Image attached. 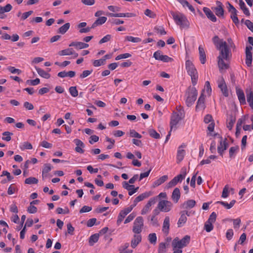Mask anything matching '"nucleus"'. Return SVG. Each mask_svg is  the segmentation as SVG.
Here are the masks:
<instances>
[{
	"label": "nucleus",
	"instance_id": "obj_63",
	"mask_svg": "<svg viewBox=\"0 0 253 253\" xmlns=\"http://www.w3.org/2000/svg\"><path fill=\"white\" fill-rule=\"evenodd\" d=\"M99 140V137L95 135H91L89 137V143L91 144L97 142Z\"/></svg>",
	"mask_w": 253,
	"mask_h": 253
},
{
	"label": "nucleus",
	"instance_id": "obj_41",
	"mask_svg": "<svg viewBox=\"0 0 253 253\" xmlns=\"http://www.w3.org/2000/svg\"><path fill=\"white\" fill-rule=\"evenodd\" d=\"M69 91L71 95L74 97H76L78 95V91L76 86H71L69 88Z\"/></svg>",
	"mask_w": 253,
	"mask_h": 253
},
{
	"label": "nucleus",
	"instance_id": "obj_64",
	"mask_svg": "<svg viewBox=\"0 0 253 253\" xmlns=\"http://www.w3.org/2000/svg\"><path fill=\"white\" fill-rule=\"evenodd\" d=\"M245 24L248 28L253 32V23L249 20H246Z\"/></svg>",
	"mask_w": 253,
	"mask_h": 253
},
{
	"label": "nucleus",
	"instance_id": "obj_25",
	"mask_svg": "<svg viewBox=\"0 0 253 253\" xmlns=\"http://www.w3.org/2000/svg\"><path fill=\"white\" fill-rule=\"evenodd\" d=\"M199 51L200 62L202 64H204L206 61V55L204 48L201 46H199Z\"/></svg>",
	"mask_w": 253,
	"mask_h": 253
},
{
	"label": "nucleus",
	"instance_id": "obj_45",
	"mask_svg": "<svg viewBox=\"0 0 253 253\" xmlns=\"http://www.w3.org/2000/svg\"><path fill=\"white\" fill-rule=\"evenodd\" d=\"M7 69L12 74H17L18 75H20L22 73L21 70L19 69H16L13 66H8L7 68Z\"/></svg>",
	"mask_w": 253,
	"mask_h": 253
},
{
	"label": "nucleus",
	"instance_id": "obj_13",
	"mask_svg": "<svg viewBox=\"0 0 253 253\" xmlns=\"http://www.w3.org/2000/svg\"><path fill=\"white\" fill-rule=\"evenodd\" d=\"M157 201V197H155L151 198L144 208L141 211V214H145L147 213L150 210L152 205H154Z\"/></svg>",
	"mask_w": 253,
	"mask_h": 253
},
{
	"label": "nucleus",
	"instance_id": "obj_61",
	"mask_svg": "<svg viewBox=\"0 0 253 253\" xmlns=\"http://www.w3.org/2000/svg\"><path fill=\"white\" fill-rule=\"evenodd\" d=\"M92 72V70H84L80 75V77L81 79H84V78L87 77L89 75H90Z\"/></svg>",
	"mask_w": 253,
	"mask_h": 253
},
{
	"label": "nucleus",
	"instance_id": "obj_16",
	"mask_svg": "<svg viewBox=\"0 0 253 253\" xmlns=\"http://www.w3.org/2000/svg\"><path fill=\"white\" fill-rule=\"evenodd\" d=\"M74 141L76 145L75 151L81 154L84 153V150L83 148L85 147L84 143L81 140L78 139H75Z\"/></svg>",
	"mask_w": 253,
	"mask_h": 253
},
{
	"label": "nucleus",
	"instance_id": "obj_57",
	"mask_svg": "<svg viewBox=\"0 0 253 253\" xmlns=\"http://www.w3.org/2000/svg\"><path fill=\"white\" fill-rule=\"evenodd\" d=\"M112 36L111 35H107L102 38L99 42V44H102L103 43L108 42L111 39Z\"/></svg>",
	"mask_w": 253,
	"mask_h": 253
},
{
	"label": "nucleus",
	"instance_id": "obj_38",
	"mask_svg": "<svg viewBox=\"0 0 253 253\" xmlns=\"http://www.w3.org/2000/svg\"><path fill=\"white\" fill-rule=\"evenodd\" d=\"M125 40L132 42H139L141 41L140 38L138 37H133L132 36H127L125 37Z\"/></svg>",
	"mask_w": 253,
	"mask_h": 253
},
{
	"label": "nucleus",
	"instance_id": "obj_5",
	"mask_svg": "<svg viewBox=\"0 0 253 253\" xmlns=\"http://www.w3.org/2000/svg\"><path fill=\"white\" fill-rule=\"evenodd\" d=\"M219 50V56H221L224 59L228 60L229 58V49L226 42H221L219 47L217 48Z\"/></svg>",
	"mask_w": 253,
	"mask_h": 253
},
{
	"label": "nucleus",
	"instance_id": "obj_51",
	"mask_svg": "<svg viewBox=\"0 0 253 253\" xmlns=\"http://www.w3.org/2000/svg\"><path fill=\"white\" fill-rule=\"evenodd\" d=\"M33 148L32 144L28 142H25L23 143L22 145L20 146L21 150L28 149L31 150Z\"/></svg>",
	"mask_w": 253,
	"mask_h": 253
},
{
	"label": "nucleus",
	"instance_id": "obj_11",
	"mask_svg": "<svg viewBox=\"0 0 253 253\" xmlns=\"http://www.w3.org/2000/svg\"><path fill=\"white\" fill-rule=\"evenodd\" d=\"M218 86L220 89L224 96L225 97L228 96L229 93L227 85L223 77L218 80Z\"/></svg>",
	"mask_w": 253,
	"mask_h": 253
},
{
	"label": "nucleus",
	"instance_id": "obj_48",
	"mask_svg": "<svg viewBox=\"0 0 253 253\" xmlns=\"http://www.w3.org/2000/svg\"><path fill=\"white\" fill-rule=\"evenodd\" d=\"M129 136L131 137H134L137 138H141L142 136L139 133L136 132L134 129H130Z\"/></svg>",
	"mask_w": 253,
	"mask_h": 253
},
{
	"label": "nucleus",
	"instance_id": "obj_17",
	"mask_svg": "<svg viewBox=\"0 0 253 253\" xmlns=\"http://www.w3.org/2000/svg\"><path fill=\"white\" fill-rule=\"evenodd\" d=\"M236 92L241 104H246V98L243 90L240 88L236 87Z\"/></svg>",
	"mask_w": 253,
	"mask_h": 253
},
{
	"label": "nucleus",
	"instance_id": "obj_19",
	"mask_svg": "<svg viewBox=\"0 0 253 253\" xmlns=\"http://www.w3.org/2000/svg\"><path fill=\"white\" fill-rule=\"evenodd\" d=\"M180 198V190L178 188H175L173 190L172 195L171 199L172 201L175 203H177Z\"/></svg>",
	"mask_w": 253,
	"mask_h": 253
},
{
	"label": "nucleus",
	"instance_id": "obj_62",
	"mask_svg": "<svg viewBox=\"0 0 253 253\" xmlns=\"http://www.w3.org/2000/svg\"><path fill=\"white\" fill-rule=\"evenodd\" d=\"M92 210V207L87 206H84L82 207V208L80 210V213H84L87 212L91 211Z\"/></svg>",
	"mask_w": 253,
	"mask_h": 253
},
{
	"label": "nucleus",
	"instance_id": "obj_52",
	"mask_svg": "<svg viewBox=\"0 0 253 253\" xmlns=\"http://www.w3.org/2000/svg\"><path fill=\"white\" fill-rule=\"evenodd\" d=\"M229 221H233L234 228L235 229L239 228L241 222L240 218H237L234 219H229Z\"/></svg>",
	"mask_w": 253,
	"mask_h": 253
},
{
	"label": "nucleus",
	"instance_id": "obj_33",
	"mask_svg": "<svg viewBox=\"0 0 253 253\" xmlns=\"http://www.w3.org/2000/svg\"><path fill=\"white\" fill-rule=\"evenodd\" d=\"M236 121L235 117H233L232 115L229 116L228 120H227L228 122L227 123V127L231 130L232 128V127L234 125Z\"/></svg>",
	"mask_w": 253,
	"mask_h": 253
},
{
	"label": "nucleus",
	"instance_id": "obj_24",
	"mask_svg": "<svg viewBox=\"0 0 253 253\" xmlns=\"http://www.w3.org/2000/svg\"><path fill=\"white\" fill-rule=\"evenodd\" d=\"M76 75V73L74 71H70L68 72L66 71H62L59 72L57 74V76L60 78H64L66 77H69L70 78H73L75 77Z\"/></svg>",
	"mask_w": 253,
	"mask_h": 253
},
{
	"label": "nucleus",
	"instance_id": "obj_6",
	"mask_svg": "<svg viewBox=\"0 0 253 253\" xmlns=\"http://www.w3.org/2000/svg\"><path fill=\"white\" fill-rule=\"evenodd\" d=\"M143 227V219L141 216H138L134 221L132 231L135 234H140Z\"/></svg>",
	"mask_w": 253,
	"mask_h": 253
},
{
	"label": "nucleus",
	"instance_id": "obj_42",
	"mask_svg": "<svg viewBox=\"0 0 253 253\" xmlns=\"http://www.w3.org/2000/svg\"><path fill=\"white\" fill-rule=\"evenodd\" d=\"M176 109L177 110V115H178L181 119H183L185 117V111L182 107L181 106L176 107Z\"/></svg>",
	"mask_w": 253,
	"mask_h": 253
},
{
	"label": "nucleus",
	"instance_id": "obj_4",
	"mask_svg": "<svg viewBox=\"0 0 253 253\" xmlns=\"http://www.w3.org/2000/svg\"><path fill=\"white\" fill-rule=\"evenodd\" d=\"M190 236L189 235L185 236L181 240H179L178 237L175 238L172 242V247L173 250L178 248L181 249L186 247L190 242Z\"/></svg>",
	"mask_w": 253,
	"mask_h": 253
},
{
	"label": "nucleus",
	"instance_id": "obj_30",
	"mask_svg": "<svg viewBox=\"0 0 253 253\" xmlns=\"http://www.w3.org/2000/svg\"><path fill=\"white\" fill-rule=\"evenodd\" d=\"M70 27V24L69 23H66L61 27H60L58 30V33L64 34L69 30Z\"/></svg>",
	"mask_w": 253,
	"mask_h": 253
},
{
	"label": "nucleus",
	"instance_id": "obj_14",
	"mask_svg": "<svg viewBox=\"0 0 253 253\" xmlns=\"http://www.w3.org/2000/svg\"><path fill=\"white\" fill-rule=\"evenodd\" d=\"M182 119H181L178 115H177V112H173L170 118V126L171 130L173 128H175L176 126L178 124L179 122L181 121Z\"/></svg>",
	"mask_w": 253,
	"mask_h": 253
},
{
	"label": "nucleus",
	"instance_id": "obj_49",
	"mask_svg": "<svg viewBox=\"0 0 253 253\" xmlns=\"http://www.w3.org/2000/svg\"><path fill=\"white\" fill-rule=\"evenodd\" d=\"M213 223L211 222H208L207 221L204 225V229L206 230L207 232H211L213 228V226L212 225Z\"/></svg>",
	"mask_w": 253,
	"mask_h": 253
},
{
	"label": "nucleus",
	"instance_id": "obj_44",
	"mask_svg": "<svg viewBox=\"0 0 253 253\" xmlns=\"http://www.w3.org/2000/svg\"><path fill=\"white\" fill-rule=\"evenodd\" d=\"M69 46H74L77 49H83V42H73L69 44Z\"/></svg>",
	"mask_w": 253,
	"mask_h": 253
},
{
	"label": "nucleus",
	"instance_id": "obj_20",
	"mask_svg": "<svg viewBox=\"0 0 253 253\" xmlns=\"http://www.w3.org/2000/svg\"><path fill=\"white\" fill-rule=\"evenodd\" d=\"M217 59L218 66L220 71L223 69H227L229 68L228 64L225 63L223 60V59H224V58H222L221 56H218Z\"/></svg>",
	"mask_w": 253,
	"mask_h": 253
},
{
	"label": "nucleus",
	"instance_id": "obj_3",
	"mask_svg": "<svg viewBox=\"0 0 253 253\" xmlns=\"http://www.w3.org/2000/svg\"><path fill=\"white\" fill-rule=\"evenodd\" d=\"M186 69L188 75L191 77L192 84H196L198 79V72L193 63L189 60L186 61Z\"/></svg>",
	"mask_w": 253,
	"mask_h": 253
},
{
	"label": "nucleus",
	"instance_id": "obj_28",
	"mask_svg": "<svg viewBox=\"0 0 253 253\" xmlns=\"http://www.w3.org/2000/svg\"><path fill=\"white\" fill-rule=\"evenodd\" d=\"M168 179V176L167 175H163L160 177L159 179L154 181L153 185L154 187H157L162 183H164Z\"/></svg>",
	"mask_w": 253,
	"mask_h": 253
},
{
	"label": "nucleus",
	"instance_id": "obj_34",
	"mask_svg": "<svg viewBox=\"0 0 253 253\" xmlns=\"http://www.w3.org/2000/svg\"><path fill=\"white\" fill-rule=\"evenodd\" d=\"M74 54V51L72 48H67L62 50L59 52V54L61 56L70 55Z\"/></svg>",
	"mask_w": 253,
	"mask_h": 253
},
{
	"label": "nucleus",
	"instance_id": "obj_46",
	"mask_svg": "<svg viewBox=\"0 0 253 253\" xmlns=\"http://www.w3.org/2000/svg\"><path fill=\"white\" fill-rule=\"evenodd\" d=\"M150 194L149 193L145 192L143 193L140 195H139L138 196L135 198L136 199V201H138V202H140L142 200H143L144 199L148 198L149 197Z\"/></svg>",
	"mask_w": 253,
	"mask_h": 253
},
{
	"label": "nucleus",
	"instance_id": "obj_60",
	"mask_svg": "<svg viewBox=\"0 0 253 253\" xmlns=\"http://www.w3.org/2000/svg\"><path fill=\"white\" fill-rule=\"evenodd\" d=\"M6 176L8 181H11L13 179V177L11 175L10 173L6 170H4L2 171L0 176Z\"/></svg>",
	"mask_w": 253,
	"mask_h": 253
},
{
	"label": "nucleus",
	"instance_id": "obj_40",
	"mask_svg": "<svg viewBox=\"0 0 253 253\" xmlns=\"http://www.w3.org/2000/svg\"><path fill=\"white\" fill-rule=\"evenodd\" d=\"M38 182V179L34 177H28L25 180V183L27 184H37Z\"/></svg>",
	"mask_w": 253,
	"mask_h": 253
},
{
	"label": "nucleus",
	"instance_id": "obj_8",
	"mask_svg": "<svg viewBox=\"0 0 253 253\" xmlns=\"http://www.w3.org/2000/svg\"><path fill=\"white\" fill-rule=\"evenodd\" d=\"M186 172H184L183 174H180L175 176L171 180H170L167 185L166 187L167 189L170 188L175 186L179 182L185 178Z\"/></svg>",
	"mask_w": 253,
	"mask_h": 253
},
{
	"label": "nucleus",
	"instance_id": "obj_15",
	"mask_svg": "<svg viewBox=\"0 0 253 253\" xmlns=\"http://www.w3.org/2000/svg\"><path fill=\"white\" fill-rule=\"evenodd\" d=\"M205 96L203 93L200 96L196 106V111L204 110L205 108Z\"/></svg>",
	"mask_w": 253,
	"mask_h": 253
},
{
	"label": "nucleus",
	"instance_id": "obj_9",
	"mask_svg": "<svg viewBox=\"0 0 253 253\" xmlns=\"http://www.w3.org/2000/svg\"><path fill=\"white\" fill-rule=\"evenodd\" d=\"M153 57L155 58L156 60H161L164 62H169L173 61V59L169 57L168 55H162V51L160 50H157L153 54Z\"/></svg>",
	"mask_w": 253,
	"mask_h": 253
},
{
	"label": "nucleus",
	"instance_id": "obj_54",
	"mask_svg": "<svg viewBox=\"0 0 253 253\" xmlns=\"http://www.w3.org/2000/svg\"><path fill=\"white\" fill-rule=\"evenodd\" d=\"M230 17L232 19L233 22L236 25L239 24V19L237 17V10L236 11H235V13H231Z\"/></svg>",
	"mask_w": 253,
	"mask_h": 253
},
{
	"label": "nucleus",
	"instance_id": "obj_10",
	"mask_svg": "<svg viewBox=\"0 0 253 253\" xmlns=\"http://www.w3.org/2000/svg\"><path fill=\"white\" fill-rule=\"evenodd\" d=\"M253 47L251 46H247L246 47V64L248 67L252 66L253 55L251 52Z\"/></svg>",
	"mask_w": 253,
	"mask_h": 253
},
{
	"label": "nucleus",
	"instance_id": "obj_58",
	"mask_svg": "<svg viewBox=\"0 0 253 253\" xmlns=\"http://www.w3.org/2000/svg\"><path fill=\"white\" fill-rule=\"evenodd\" d=\"M229 196L228 186L227 185H225L223 189L221 197L226 198Z\"/></svg>",
	"mask_w": 253,
	"mask_h": 253
},
{
	"label": "nucleus",
	"instance_id": "obj_1",
	"mask_svg": "<svg viewBox=\"0 0 253 253\" xmlns=\"http://www.w3.org/2000/svg\"><path fill=\"white\" fill-rule=\"evenodd\" d=\"M175 23L180 26V28H188L190 23L186 16L179 12H170Z\"/></svg>",
	"mask_w": 253,
	"mask_h": 253
},
{
	"label": "nucleus",
	"instance_id": "obj_53",
	"mask_svg": "<svg viewBox=\"0 0 253 253\" xmlns=\"http://www.w3.org/2000/svg\"><path fill=\"white\" fill-rule=\"evenodd\" d=\"M212 42L216 46V47H218L220 44H221V42H223L222 40H220L219 37L217 36H215L212 38Z\"/></svg>",
	"mask_w": 253,
	"mask_h": 253
},
{
	"label": "nucleus",
	"instance_id": "obj_36",
	"mask_svg": "<svg viewBox=\"0 0 253 253\" xmlns=\"http://www.w3.org/2000/svg\"><path fill=\"white\" fill-rule=\"evenodd\" d=\"M247 101L249 104L250 106L253 109V92L251 91L247 94Z\"/></svg>",
	"mask_w": 253,
	"mask_h": 253
},
{
	"label": "nucleus",
	"instance_id": "obj_7",
	"mask_svg": "<svg viewBox=\"0 0 253 253\" xmlns=\"http://www.w3.org/2000/svg\"><path fill=\"white\" fill-rule=\"evenodd\" d=\"M172 204L171 202L168 200H162L158 204L157 208L161 211L164 212H168L170 211Z\"/></svg>",
	"mask_w": 253,
	"mask_h": 253
},
{
	"label": "nucleus",
	"instance_id": "obj_12",
	"mask_svg": "<svg viewBox=\"0 0 253 253\" xmlns=\"http://www.w3.org/2000/svg\"><path fill=\"white\" fill-rule=\"evenodd\" d=\"M217 6L214 7H212V9L215 12V14L218 17H224V10L223 8V5L222 3L219 1H216Z\"/></svg>",
	"mask_w": 253,
	"mask_h": 253
},
{
	"label": "nucleus",
	"instance_id": "obj_21",
	"mask_svg": "<svg viewBox=\"0 0 253 253\" xmlns=\"http://www.w3.org/2000/svg\"><path fill=\"white\" fill-rule=\"evenodd\" d=\"M141 236L140 235H134L131 241V247L132 248H135L141 241Z\"/></svg>",
	"mask_w": 253,
	"mask_h": 253
},
{
	"label": "nucleus",
	"instance_id": "obj_18",
	"mask_svg": "<svg viewBox=\"0 0 253 253\" xmlns=\"http://www.w3.org/2000/svg\"><path fill=\"white\" fill-rule=\"evenodd\" d=\"M203 11L206 15L208 18L212 22H215L217 21L216 17L210 8L205 7L203 8Z\"/></svg>",
	"mask_w": 253,
	"mask_h": 253
},
{
	"label": "nucleus",
	"instance_id": "obj_26",
	"mask_svg": "<svg viewBox=\"0 0 253 253\" xmlns=\"http://www.w3.org/2000/svg\"><path fill=\"white\" fill-rule=\"evenodd\" d=\"M196 205V201L194 200H189L184 202L182 207L183 209H191L195 207Z\"/></svg>",
	"mask_w": 253,
	"mask_h": 253
},
{
	"label": "nucleus",
	"instance_id": "obj_47",
	"mask_svg": "<svg viewBox=\"0 0 253 253\" xmlns=\"http://www.w3.org/2000/svg\"><path fill=\"white\" fill-rule=\"evenodd\" d=\"M148 240L150 243L155 244L157 241V236L155 233H151L148 236Z\"/></svg>",
	"mask_w": 253,
	"mask_h": 253
},
{
	"label": "nucleus",
	"instance_id": "obj_39",
	"mask_svg": "<svg viewBox=\"0 0 253 253\" xmlns=\"http://www.w3.org/2000/svg\"><path fill=\"white\" fill-rule=\"evenodd\" d=\"M148 132L150 136L153 138L155 139H159L160 138V135L159 133H158L155 129H149L148 130Z\"/></svg>",
	"mask_w": 253,
	"mask_h": 253
},
{
	"label": "nucleus",
	"instance_id": "obj_23",
	"mask_svg": "<svg viewBox=\"0 0 253 253\" xmlns=\"http://www.w3.org/2000/svg\"><path fill=\"white\" fill-rule=\"evenodd\" d=\"M52 169V166L50 164H45L42 170V177L44 179L47 176V173Z\"/></svg>",
	"mask_w": 253,
	"mask_h": 253
},
{
	"label": "nucleus",
	"instance_id": "obj_27",
	"mask_svg": "<svg viewBox=\"0 0 253 253\" xmlns=\"http://www.w3.org/2000/svg\"><path fill=\"white\" fill-rule=\"evenodd\" d=\"M185 145H181L179 147V149L177 151V160L178 161V162H180L184 158L185 151L183 149H180L181 147H185Z\"/></svg>",
	"mask_w": 253,
	"mask_h": 253
},
{
	"label": "nucleus",
	"instance_id": "obj_31",
	"mask_svg": "<svg viewBox=\"0 0 253 253\" xmlns=\"http://www.w3.org/2000/svg\"><path fill=\"white\" fill-rule=\"evenodd\" d=\"M99 237V234L96 233L92 235L89 238V244L90 246H93L94 243H96Z\"/></svg>",
	"mask_w": 253,
	"mask_h": 253
},
{
	"label": "nucleus",
	"instance_id": "obj_59",
	"mask_svg": "<svg viewBox=\"0 0 253 253\" xmlns=\"http://www.w3.org/2000/svg\"><path fill=\"white\" fill-rule=\"evenodd\" d=\"M104 59H98L95 60L93 62V65L95 67H99L102 65H104Z\"/></svg>",
	"mask_w": 253,
	"mask_h": 253
},
{
	"label": "nucleus",
	"instance_id": "obj_32",
	"mask_svg": "<svg viewBox=\"0 0 253 253\" xmlns=\"http://www.w3.org/2000/svg\"><path fill=\"white\" fill-rule=\"evenodd\" d=\"M181 215L178 219L177 222V226L178 227H182L186 223L187 218V216L184 215V213H180Z\"/></svg>",
	"mask_w": 253,
	"mask_h": 253
},
{
	"label": "nucleus",
	"instance_id": "obj_35",
	"mask_svg": "<svg viewBox=\"0 0 253 253\" xmlns=\"http://www.w3.org/2000/svg\"><path fill=\"white\" fill-rule=\"evenodd\" d=\"M13 134L12 132H9V131H4L2 133V137L1 139L3 140H5L6 141H9L11 139V136Z\"/></svg>",
	"mask_w": 253,
	"mask_h": 253
},
{
	"label": "nucleus",
	"instance_id": "obj_29",
	"mask_svg": "<svg viewBox=\"0 0 253 253\" xmlns=\"http://www.w3.org/2000/svg\"><path fill=\"white\" fill-rule=\"evenodd\" d=\"M36 70L37 72H38V74L42 77L45 78V79H49L50 77V75L49 73L47 72L44 71L43 69H41L40 68L35 67Z\"/></svg>",
	"mask_w": 253,
	"mask_h": 253
},
{
	"label": "nucleus",
	"instance_id": "obj_22",
	"mask_svg": "<svg viewBox=\"0 0 253 253\" xmlns=\"http://www.w3.org/2000/svg\"><path fill=\"white\" fill-rule=\"evenodd\" d=\"M169 229V218L166 216L164 219L163 225V231L167 235L168 234Z\"/></svg>",
	"mask_w": 253,
	"mask_h": 253
},
{
	"label": "nucleus",
	"instance_id": "obj_55",
	"mask_svg": "<svg viewBox=\"0 0 253 253\" xmlns=\"http://www.w3.org/2000/svg\"><path fill=\"white\" fill-rule=\"evenodd\" d=\"M216 218V214L215 212H212L209 216L208 219V222L213 223L215 222Z\"/></svg>",
	"mask_w": 253,
	"mask_h": 253
},
{
	"label": "nucleus",
	"instance_id": "obj_43",
	"mask_svg": "<svg viewBox=\"0 0 253 253\" xmlns=\"http://www.w3.org/2000/svg\"><path fill=\"white\" fill-rule=\"evenodd\" d=\"M238 150H239L238 146L231 147L229 149V157L231 159L234 158L235 154L236 153L237 151Z\"/></svg>",
	"mask_w": 253,
	"mask_h": 253
},
{
	"label": "nucleus",
	"instance_id": "obj_2",
	"mask_svg": "<svg viewBox=\"0 0 253 253\" xmlns=\"http://www.w3.org/2000/svg\"><path fill=\"white\" fill-rule=\"evenodd\" d=\"M198 92L194 86H190L186 91L185 103L188 107L192 106L196 100Z\"/></svg>",
	"mask_w": 253,
	"mask_h": 253
},
{
	"label": "nucleus",
	"instance_id": "obj_56",
	"mask_svg": "<svg viewBox=\"0 0 253 253\" xmlns=\"http://www.w3.org/2000/svg\"><path fill=\"white\" fill-rule=\"evenodd\" d=\"M131 55L130 53H126L124 54H121L119 55H118L116 58L115 60H119L122 59H125L127 58L128 57H131Z\"/></svg>",
	"mask_w": 253,
	"mask_h": 253
},
{
	"label": "nucleus",
	"instance_id": "obj_37",
	"mask_svg": "<svg viewBox=\"0 0 253 253\" xmlns=\"http://www.w3.org/2000/svg\"><path fill=\"white\" fill-rule=\"evenodd\" d=\"M126 213L123 211L122 210L118 216V219L117 221V224L119 225L121 224V223L122 222L124 218L126 217Z\"/></svg>",
	"mask_w": 253,
	"mask_h": 253
},
{
	"label": "nucleus",
	"instance_id": "obj_50",
	"mask_svg": "<svg viewBox=\"0 0 253 253\" xmlns=\"http://www.w3.org/2000/svg\"><path fill=\"white\" fill-rule=\"evenodd\" d=\"M40 80L39 78H36L35 80H28L26 81V83L31 85H36L39 84Z\"/></svg>",
	"mask_w": 253,
	"mask_h": 253
}]
</instances>
